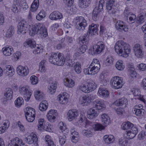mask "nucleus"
Returning a JSON list of instances; mask_svg holds the SVG:
<instances>
[{
	"mask_svg": "<svg viewBox=\"0 0 146 146\" xmlns=\"http://www.w3.org/2000/svg\"><path fill=\"white\" fill-rule=\"evenodd\" d=\"M119 144L121 146H127L128 144V140L125 139H119Z\"/></svg>",
	"mask_w": 146,
	"mask_h": 146,
	"instance_id": "4d7b16f0",
	"label": "nucleus"
},
{
	"mask_svg": "<svg viewBox=\"0 0 146 146\" xmlns=\"http://www.w3.org/2000/svg\"><path fill=\"white\" fill-rule=\"evenodd\" d=\"M82 133L84 136L87 137H92L93 135V133L89 129H84L82 130Z\"/></svg>",
	"mask_w": 146,
	"mask_h": 146,
	"instance_id": "8fccbe9b",
	"label": "nucleus"
},
{
	"mask_svg": "<svg viewBox=\"0 0 146 146\" xmlns=\"http://www.w3.org/2000/svg\"><path fill=\"white\" fill-rule=\"evenodd\" d=\"M102 120L105 125H108L110 121L109 117L106 114H104L102 115Z\"/></svg>",
	"mask_w": 146,
	"mask_h": 146,
	"instance_id": "58836bf2",
	"label": "nucleus"
},
{
	"mask_svg": "<svg viewBox=\"0 0 146 146\" xmlns=\"http://www.w3.org/2000/svg\"><path fill=\"white\" fill-rule=\"evenodd\" d=\"M100 67V64L92 62L88 68L84 70V72L85 74L94 75L99 72Z\"/></svg>",
	"mask_w": 146,
	"mask_h": 146,
	"instance_id": "20e7f679",
	"label": "nucleus"
},
{
	"mask_svg": "<svg viewBox=\"0 0 146 146\" xmlns=\"http://www.w3.org/2000/svg\"><path fill=\"white\" fill-rule=\"evenodd\" d=\"M38 27V23L35 24L33 26L32 28L29 30V34L31 36H34L36 34H37L38 28L36 27Z\"/></svg>",
	"mask_w": 146,
	"mask_h": 146,
	"instance_id": "c03bdc74",
	"label": "nucleus"
},
{
	"mask_svg": "<svg viewBox=\"0 0 146 146\" xmlns=\"http://www.w3.org/2000/svg\"><path fill=\"white\" fill-rule=\"evenodd\" d=\"M106 9L107 11L111 15L115 14L116 12L115 7L113 5L115 2L114 0H106Z\"/></svg>",
	"mask_w": 146,
	"mask_h": 146,
	"instance_id": "6e6552de",
	"label": "nucleus"
},
{
	"mask_svg": "<svg viewBox=\"0 0 146 146\" xmlns=\"http://www.w3.org/2000/svg\"><path fill=\"white\" fill-rule=\"evenodd\" d=\"M68 56L65 58L62 53H53L51 56L49 57V60L52 64L58 66H62L64 64L66 60H68L70 59V56Z\"/></svg>",
	"mask_w": 146,
	"mask_h": 146,
	"instance_id": "f03ea898",
	"label": "nucleus"
},
{
	"mask_svg": "<svg viewBox=\"0 0 146 146\" xmlns=\"http://www.w3.org/2000/svg\"><path fill=\"white\" fill-rule=\"evenodd\" d=\"M57 82L56 81L50 83L48 91L50 94H52L55 92L57 88Z\"/></svg>",
	"mask_w": 146,
	"mask_h": 146,
	"instance_id": "72a5a7b5",
	"label": "nucleus"
},
{
	"mask_svg": "<svg viewBox=\"0 0 146 146\" xmlns=\"http://www.w3.org/2000/svg\"><path fill=\"white\" fill-rule=\"evenodd\" d=\"M129 18V22H131V23H133L135 22V20L136 19V16L133 13L131 15H130L128 17Z\"/></svg>",
	"mask_w": 146,
	"mask_h": 146,
	"instance_id": "680f3d73",
	"label": "nucleus"
},
{
	"mask_svg": "<svg viewBox=\"0 0 146 146\" xmlns=\"http://www.w3.org/2000/svg\"><path fill=\"white\" fill-rule=\"evenodd\" d=\"M78 113L75 110H69L68 113V119L70 121H71L75 119L78 116Z\"/></svg>",
	"mask_w": 146,
	"mask_h": 146,
	"instance_id": "4be33fe9",
	"label": "nucleus"
},
{
	"mask_svg": "<svg viewBox=\"0 0 146 146\" xmlns=\"http://www.w3.org/2000/svg\"><path fill=\"white\" fill-rule=\"evenodd\" d=\"M36 42L35 41H33L31 39H28L27 42L24 44L25 46H28L27 47L29 46L31 48H35L36 46Z\"/></svg>",
	"mask_w": 146,
	"mask_h": 146,
	"instance_id": "a18cd8bd",
	"label": "nucleus"
},
{
	"mask_svg": "<svg viewBox=\"0 0 146 146\" xmlns=\"http://www.w3.org/2000/svg\"><path fill=\"white\" fill-rule=\"evenodd\" d=\"M15 106L19 108L23 104V99L22 97H19L15 101Z\"/></svg>",
	"mask_w": 146,
	"mask_h": 146,
	"instance_id": "49530a36",
	"label": "nucleus"
},
{
	"mask_svg": "<svg viewBox=\"0 0 146 146\" xmlns=\"http://www.w3.org/2000/svg\"><path fill=\"white\" fill-rule=\"evenodd\" d=\"M37 34L40 35V36L42 38H44L48 36L47 29L45 28L42 24L38 23Z\"/></svg>",
	"mask_w": 146,
	"mask_h": 146,
	"instance_id": "9d476101",
	"label": "nucleus"
},
{
	"mask_svg": "<svg viewBox=\"0 0 146 146\" xmlns=\"http://www.w3.org/2000/svg\"><path fill=\"white\" fill-rule=\"evenodd\" d=\"M98 92L100 95L104 97H107L109 95L108 91L105 88H104L102 86H100Z\"/></svg>",
	"mask_w": 146,
	"mask_h": 146,
	"instance_id": "c85d7f7f",
	"label": "nucleus"
},
{
	"mask_svg": "<svg viewBox=\"0 0 146 146\" xmlns=\"http://www.w3.org/2000/svg\"><path fill=\"white\" fill-rule=\"evenodd\" d=\"M17 72L19 75L25 76L28 74L29 70L27 67L19 65L17 68Z\"/></svg>",
	"mask_w": 146,
	"mask_h": 146,
	"instance_id": "dca6fc26",
	"label": "nucleus"
},
{
	"mask_svg": "<svg viewBox=\"0 0 146 146\" xmlns=\"http://www.w3.org/2000/svg\"><path fill=\"white\" fill-rule=\"evenodd\" d=\"M115 111L117 114L119 115H122L125 113V111L123 108H117Z\"/></svg>",
	"mask_w": 146,
	"mask_h": 146,
	"instance_id": "774afa93",
	"label": "nucleus"
},
{
	"mask_svg": "<svg viewBox=\"0 0 146 146\" xmlns=\"http://www.w3.org/2000/svg\"><path fill=\"white\" fill-rule=\"evenodd\" d=\"M64 85L68 87L72 88L74 86V82L71 79L67 78L64 81Z\"/></svg>",
	"mask_w": 146,
	"mask_h": 146,
	"instance_id": "79ce46f5",
	"label": "nucleus"
},
{
	"mask_svg": "<svg viewBox=\"0 0 146 146\" xmlns=\"http://www.w3.org/2000/svg\"><path fill=\"white\" fill-rule=\"evenodd\" d=\"M123 79L120 77L116 76L113 77L110 81L111 86L116 89L121 88L122 86Z\"/></svg>",
	"mask_w": 146,
	"mask_h": 146,
	"instance_id": "423d86ee",
	"label": "nucleus"
},
{
	"mask_svg": "<svg viewBox=\"0 0 146 146\" xmlns=\"http://www.w3.org/2000/svg\"><path fill=\"white\" fill-rule=\"evenodd\" d=\"M113 105L118 106L125 107L128 104L127 99L125 98H122L115 101L113 103Z\"/></svg>",
	"mask_w": 146,
	"mask_h": 146,
	"instance_id": "6ab92c4d",
	"label": "nucleus"
},
{
	"mask_svg": "<svg viewBox=\"0 0 146 146\" xmlns=\"http://www.w3.org/2000/svg\"><path fill=\"white\" fill-rule=\"evenodd\" d=\"M115 51L118 54L123 57H126L130 52L131 49L129 44L122 40L117 42L114 46Z\"/></svg>",
	"mask_w": 146,
	"mask_h": 146,
	"instance_id": "f257e3e1",
	"label": "nucleus"
},
{
	"mask_svg": "<svg viewBox=\"0 0 146 146\" xmlns=\"http://www.w3.org/2000/svg\"><path fill=\"white\" fill-rule=\"evenodd\" d=\"M57 111L54 110H51L48 113L46 117L49 121L53 122L54 121L56 116L57 115Z\"/></svg>",
	"mask_w": 146,
	"mask_h": 146,
	"instance_id": "aec40b11",
	"label": "nucleus"
},
{
	"mask_svg": "<svg viewBox=\"0 0 146 146\" xmlns=\"http://www.w3.org/2000/svg\"><path fill=\"white\" fill-rule=\"evenodd\" d=\"M87 117L90 119L96 117L99 113L98 110L93 107L89 109L87 111Z\"/></svg>",
	"mask_w": 146,
	"mask_h": 146,
	"instance_id": "a211bd4d",
	"label": "nucleus"
},
{
	"mask_svg": "<svg viewBox=\"0 0 146 146\" xmlns=\"http://www.w3.org/2000/svg\"><path fill=\"white\" fill-rule=\"evenodd\" d=\"M98 26L96 24L92 23L89 25L87 35L85 34L81 36L79 39V42L82 45H86L88 42V36L95 35L98 31Z\"/></svg>",
	"mask_w": 146,
	"mask_h": 146,
	"instance_id": "7ed1b4c3",
	"label": "nucleus"
},
{
	"mask_svg": "<svg viewBox=\"0 0 146 146\" xmlns=\"http://www.w3.org/2000/svg\"><path fill=\"white\" fill-rule=\"evenodd\" d=\"M30 79L31 82L33 85H35L38 83V78L34 75L31 76L30 78Z\"/></svg>",
	"mask_w": 146,
	"mask_h": 146,
	"instance_id": "6e6d98bb",
	"label": "nucleus"
},
{
	"mask_svg": "<svg viewBox=\"0 0 146 146\" xmlns=\"http://www.w3.org/2000/svg\"><path fill=\"white\" fill-rule=\"evenodd\" d=\"M90 98L88 95H86L84 96H81L80 98V101L81 104L83 106H88L91 102Z\"/></svg>",
	"mask_w": 146,
	"mask_h": 146,
	"instance_id": "5701e85b",
	"label": "nucleus"
},
{
	"mask_svg": "<svg viewBox=\"0 0 146 146\" xmlns=\"http://www.w3.org/2000/svg\"><path fill=\"white\" fill-rule=\"evenodd\" d=\"M14 29L13 27L9 28L6 32L5 36L8 38L12 36L14 33Z\"/></svg>",
	"mask_w": 146,
	"mask_h": 146,
	"instance_id": "864d4df0",
	"label": "nucleus"
},
{
	"mask_svg": "<svg viewBox=\"0 0 146 146\" xmlns=\"http://www.w3.org/2000/svg\"><path fill=\"white\" fill-rule=\"evenodd\" d=\"M39 5L38 0H34L31 6V10L32 12L36 11Z\"/></svg>",
	"mask_w": 146,
	"mask_h": 146,
	"instance_id": "ea45409f",
	"label": "nucleus"
},
{
	"mask_svg": "<svg viewBox=\"0 0 146 146\" xmlns=\"http://www.w3.org/2000/svg\"><path fill=\"white\" fill-rule=\"evenodd\" d=\"M13 92L12 90L10 88H6L5 90L4 95L8 100H11L13 96Z\"/></svg>",
	"mask_w": 146,
	"mask_h": 146,
	"instance_id": "bb28decb",
	"label": "nucleus"
},
{
	"mask_svg": "<svg viewBox=\"0 0 146 146\" xmlns=\"http://www.w3.org/2000/svg\"><path fill=\"white\" fill-rule=\"evenodd\" d=\"M103 139L105 143L109 144L114 141L115 140V138L112 135H106L104 136Z\"/></svg>",
	"mask_w": 146,
	"mask_h": 146,
	"instance_id": "2f4dec72",
	"label": "nucleus"
},
{
	"mask_svg": "<svg viewBox=\"0 0 146 146\" xmlns=\"http://www.w3.org/2000/svg\"><path fill=\"white\" fill-rule=\"evenodd\" d=\"M87 48V46L86 45H82L79 48L78 51L80 54H82L85 52Z\"/></svg>",
	"mask_w": 146,
	"mask_h": 146,
	"instance_id": "338daca9",
	"label": "nucleus"
},
{
	"mask_svg": "<svg viewBox=\"0 0 146 146\" xmlns=\"http://www.w3.org/2000/svg\"><path fill=\"white\" fill-rule=\"evenodd\" d=\"M132 92L133 93L134 96H138L137 98L139 99L140 100L142 101L145 100L144 98L141 97L140 94V92L139 90L138 89H133L132 90Z\"/></svg>",
	"mask_w": 146,
	"mask_h": 146,
	"instance_id": "4c0bfd02",
	"label": "nucleus"
},
{
	"mask_svg": "<svg viewBox=\"0 0 146 146\" xmlns=\"http://www.w3.org/2000/svg\"><path fill=\"white\" fill-rule=\"evenodd\" d=\"M3 54L6 56H10L13 53V50L12 47L10 46L4 47L2 49Z\"/></svg>",
	"mask_w": 146,
	"mask_h": 146,
	"instance_id": "a878e982",
	"label": "nucleus"
},
{
	"mask_svg": "<svg viewBox=\"0 0 146 146\" xmlns=\"http://www.w3.org/2000/svg\"><path fill=\"white\" fill-rule=\"evenodd\" d=\"M94 127L95 130L96 131H101L104 129V127L103 125L98 123L94 124Z\"/></svg>",
	"mask_w": 146,
	"mask_h": 146,
	"instance_id": "bf43d9fd",
	"label": "nucleus"
},
{
	"mask_svg": "<svg viewBox=\"0 0 146 146\" xmlns=\"http://www.w3.org/2000/svg\"><path fill=\"white\" fill-rule=\"evenodd\" d=\"M144 16L143 15H139L137 18V22L138 23L141 24L145 21Z\"/></svg>",
	"mask_w": 146,
	"mask_h": 146,
	"instance_id": "e2e57ef3",
	"label": "nucleus"
},
{
	"mask_svg": "<svg viewBox=\"0 0 146 146\" xmlns=\"http://www.w3.org/2000/svg\"><path fill=\"white\" fill-rule=\"evenodd\" d=\"M48 103L46 101L43 100L39 104V110L42 111H45L48 108Z\"/></svg>",
	"mask_w": 146,
	"mask_h": 146,
	"instance_id": "e433bc0d",
	"label": "nucleus"
},
{
	"mask_svg": "<svg viewBox=\"0 0 146 146\" xmlns=\"http://www.w3.org/2000/svg\"><path fill=\"white\" fill-rule=\"evenodd\" d=\"M104 4V0H100L99 2L98 7H95L94 10L97 11L99 12H101L103 10V7Z\"/></svg>",
	"mask_w": 146,
	"mask_h": 146,
	"instance_id": "37998d69",
	"label": "nucleus"
},
{
	"mask_svg": "<svg viewBox=\"0 0 146 146\" xmlns=\"http://www.w3.org/2000/svg\"><path fill=\"white\" fill-rule=\"evenodd\" d=\"M143 106L141 105L135 106L132 110V111L137 116H141L143 115L145 110L143 109Z\"/></svg>",
	"mask_w": 146,
	"mask_h": 146,
	"instance_id": "4468645a",
	"label": "nucleus"
},
{
	"mask_svg": "<svg viewBox=\"0 0 146 146\" xmlns=\"http://www.w3.org/2000/svg\"><path fill=\"white\" fill-rule=\"evenodd\" d=\"M62 13L58 11H55L52 13L49 16V18L52 20H56L62 18Z\"/></svg>",
	"mask_w": 146,
	"mask_h": 146,
	"instance_id": "412c9836",
	"label": "nucleus"
},
{
	"mask_svg": "<svg viewBox=\"0 0 146 146\" xmlns=\"http://www.w3.org/2000/svg\"><path fill=\"white\" fill-rule=\"evenodd\" d=\"M35 96L36 100H39L42 99L43 94L39 91H36L35 93Z\"/></svg>",
	"mask_w": 146,
	"mask_h": 146,
	"instance_id": "5fc2aeb1",
	"label": "nucleus"
},
{
	"mask_svg": "<svg viewBox=\"0 0 146 146\" xmlns=\"http://www.w3.org/2000/svg\"><path fill=\"white\" fill-rule=\"evenodd\" d=\"M3 125V126L0 127V134L4 133L8 128L6 123H4Z\"/></svg>",
	"mask_w": 146,
	"mask_h": 146,
	"instance_id": "0e129e2a",
	"label": "nucleus"
},
{
	"mask_svg": "<svg viewBox=\"0 0 146 146\" xmlns=\"http://www.w3.org/2000/svg\"><path fill=\"white\" fill-rule=\"evenodd\" d=\"M87 84H82L81 85H79L77 87V89L80 90L82 92L86 93H88L91 92Z\"/></svg>",
	"mask_w": 146,
	"mask_h": 146,
	"instance_id": "473e14b6",
	"label": "nucleus"
},
{
	"mask_svg": "<svg viewBox=\"0 0 146 146\" xmlns=\"http://www.w3.org/2000/svg\"><path fill=\"white\" fill-rule=\"evenodd\" d=\"M20 93L24 96V100L26 101H28L30 100L32 93L29 92L26 87L23 86L19 89Z\"/></svg>",
	"mask_w": 146,
	"mask_h": 146,
	"instance_id": "9b49d317",
	"label": "nucleus"
},
{
	"mask_svg": "<svg viewBox=\"0 0 146 146\" xmlns=\"http://www.w3.org/2000/svg\"><path fill=\"white\" fill-rule=\"evenodd\" d=\"M22 143V140L19 139L18 137H16L11 140L9 146H21L23 145Z\"/></svg>",
	"mask_w": 146,
	"mask_h": 146,
	"instance_id": "393cba45",
	"label": "nucleus"
},
{
	"mask_svg": "<svg viewBox=\"0 0 146 146\" xmlns=\"http://www.w3.org/2000/svg\"><path fill=\"white\" fill-rule=\"evenodd\" d=\"M143 49L142 46L139 44H135L133 50L135 54L138 57L142 58L143 56Z\"/></svg>",
	"mask_w": 146,
	"mask_h": 146,
	"instance_id": "f3484780",
	"label": "nucleus"
},
{
	"mask_svg": "<svg viewBox=\"0 0 146 146\" xmlns=\"http://www.w3.org/2000/svg\"><path fill=\"white\" fill-rule=\"evenodd\" d=\"M94 107L97 109L98 110H103L106 107L103 100L97 99L94 100Z\"/></svg>",
	"mask_w": 146,
	"mask_h": 146,
	"instance_id": "2eb2a0df",
	"label": "nucleus"
},
{
	"mask_svg": "<svg viewBox=\"0 0 146 146\" xmlns=\"http://www.w3.org/2000/svg\"><path fill=\"white\" fill-rule=\"evenodd\" d=\"M113 58L111 56H108L107 58L105 63L106 66L112 65L113 63Z\"/></svg>",
	"mask_w": 146,
	"mask_h": 146,
	"instance_id": "13d9d810",
	"label": "nucleus"
},
{
	"mask_svg": "<svg viewBox=\"0 0 146 146\" xmlns=\"http://www.w3.org/2000/svg\"><path fill=\"white\" fill-rule=\"evenodd\" d=\"M105 46L102 42H100L97 44L94 45L93 47V51L94 54H98L100 53L104 49Z\"/></svg>",
	"mask_w": 146,
	"mask_h": 146,
	"instance_id": "ddd939ff",
	"label": "nucleus"
},
{
	"mask_svg": "<svg viewBox=\"0 0 146 146\" xmlns=\"http://www.w3.org/2000/svg\"><path fill=\"white\" fill-rule=\"evenodd\" d=\"M76 28L79 30H83L87 26L86 21L83 17H77L76 18Z\"/></svg>",
	"mask_w": 146,
	"mask_h": 146,
	"instance_id": "39448f33",
	"label": "nucleus"
},
{
	"mask_svg": "<svg viewBox=\"0 0 146 146\" xmlns=\"http://www.w3.org/2000/svg\"><path fill=\"white\" fill-rule=\"evenodd\" d=\"M74 70L75 72L78 74L81 72V65L79 62H77L74 65Z\"/></svg>",
	"mask_w": 146,
	"mask_h": 146,
	"instance_id": "603ef678",
	"label": "nucleus"
},
{
	"mask_svg": "<svg viewBox=\"0 0 146 146\" xmlns=\"http://www.w3.org/2000/svg\"><path fill=\"white\" fill-rule=\"evenodd\" d=\"M59 128L61 130V132H63L65 130H66V125L64 124L62 122H61L59 123Z\"/></svg>",
	"mask_w": 146,
	"mask_h": 146,
	"instance_id": "69168bd1",
	"label": "nucleus"
},
{
	"mask_svg": "<svg viewBox=\"0 0 146 146\" xmlns=\"http://www.w3.org/2000/svg\"><path fill=\"white\" fill-rule=\"evenodd\" d=\"M20 9V3L19 0H14L11 9L12 11L15 13H17Z\"/></svg>",
	"mask_w": 146,
	"mask_h": 146,
	"instance_id": "cd10ccee",
	"label": "nucleus"
},
{
	"mask_svg": "<svg viewBox=\"0 0 146 146\" xmlns=\"http://www.w3.org/2000/svg\"><path fill=\"white\" fill-rule=\"evenodd\" d=\"M79 6L81 8H86L88 7L91 3V0H79Z\"/></svg>",
	"mask_w": 146,
	"mask_h": 146,
	"instance_id": "7c9ffc66",
	"label": "nucleus"
},
{
	"mask_svg": "<svg viewBox=\"0 0 146 146\" xmlns=\"http://www.w3.org/2000/svg\"><path fill=\"white\" fill-rule=\"evenodd\" d=\"M138 132L137 128L136 127H133L132 128L127 131V134L128 138L131 139L134 138Z\"/></svg>",
	"mask_w": 146,
	"mask_h": 146,
	"instance_id": "b1692460",
	"label": "nucleus"
},
{
	"mask_svg": "<svg viewBox=\"0 0 146 146\" xmlns=\"http://www.w3.org/2000/svg\"><path fill=\"white\" fill-rule=\"evenodd\" d=\"M24 140L26 143L30 144H33L35 146L37 145L38 139L37 136L35 134L33 133H31L27 137H25Z\"/></svg>",
	"mask_w": 146,
	"mask_h": 146,
	"instance_id": "1a4fd4ad",
	"label": "nucleus"
},
{
	"mask_svg": "<svg viewBox=\"0 0 146 146\" xmlns=\"http://www.w3.org/2000/svg\"><path fill=\"white\" fill-rule=\"evenodd\" d=\"M115 27L116 29L119 32H127L128 30V26L125 25L124 22L122 21H117L116 23Z\"/></svg>",
	"mask_w": 146,
	"mask_h": 146,
	"instance_id": "f8f14e48",
	"label": "nucleus"
},
{
	"mask_svg": "<svg viewBox=\"0 0 146 146\" xmlns=\"http://www.w3.org/2000/svg\"><path fill=\"white\" fill-rule=\"evenodd\" d=\"M38 130H42V129L44 127V125H43L44 119H39L38 120Z\"/></svg>",
	"mask_w": 146,
	"mask_h": 146,
	"instance_id": "052dcab7",
	"label": "nucleus"
},
{
	"mask_svg": "<svg viewBox=\"0 0 146 146\" xmlns=\"http://www.w3.org/2000/svg\"><path fill=\"white\" fill-rule=\"evenodd\" d=\"M115 66L118 70H123L125 68L123 65V62L121 60H119L117 62Z\"/></svg>",
	"mask_w": 146,
	"mask_h": 146,
	"instance_id": "3c124183",
	"label": "nucleus"
},
{
	"mask_svg": "<svg viewBox=\"0 0 146 146\" xmlns=\"http://www.w3.org/2000/svg\"><path fill=\"white\" fill-rule=\"evenodd\" d=\"M29 26L25 20L21 21L17 26L18 33L22 35L25 34L29 29Z\"/></svg>",
	"mask_w": 146,
	"mask_h": 146,
	"instance_id": "0eeeda50",
	"label": "nucleus"
},
{
	"mask_svg": "<svg viewBox=\"0 0 146 146\" xmlns=\"http://www.w3.org/2000/svg\"><path fill=\"white\" fill-rule=\"evenodd\" d=\"M58 100L59 101L60 103L62 104H66L68 101L67 98L64 95L62 96L58 95Z\"/></svg>",
	"mask_w": 146,
	"mask_h": 146,
	"instance_id": "a19ab883",
	"label": "nucleus"
},
{
	"mask_svg": "<svg viewBox=\"0 0 146 146\" xmlns=\"http://www.w3.org/2000/svg\"><path fill=\"white\" fill-rule=\"evenodd\" d=\"M135 127L134 126L133 123L129 121L123 123L121 125V127L123 129L128 131L131 129L133 127Z\"/></svg>",
	"mask_w": 146,
	"mask_h": 146,
	"instance_id": "c756f323",
	"label": "nucleus"
},
{
	"mask_svg": "<svg viewBox=\"0 0 146 146\" xmlns=\"http://www.w3.org/2000/svg\"><path fill=\"white\" fill-rule=\"evenodd\" d=\"M100 15V12L94 10L92 15V19L94 21H96L99 18Z\"/></svg>",
	"mask_w": 146,
	"mask_h": 146,
	"instance_id": "de8ad7c7",
	"label": "nucleus"
},
{
	"mask_svg": "<svg viewBox=\"0 0 146 146\" xmlns=\"http://www.w3.org/2000/svg\"><path fill=\"white\" fill-rule=\"evenodd\" d=\"M5 70L6 71V75L9 77L13 76L14 74V69L12 66L10 65H8L6 66V68Z\"/></svg>",
	"mask_w": 146,
	"mask_h": 146,
	"instance_id": "f704fd0d",
	"label": "nucleus"
},
{
	"mask_svg": "<svg viewBox=\"0 0 146 146\" xmlns=\"http://www.w3.org/2000/svg\"><path fill=\"white\" fill-rule=\"evenodd\" d=\"M46 16L45 12L42 10L36 15V18L38 20L40 21L44 18Z\"/></svg>",
	"mask_w": 146,
	"mask_h": 146,
	"instance_id": "09e8293b",
	"label": "nucleus"
},
{
	"mask_svg": "<svg viewBox=\"0 0 146 146\" xmlns=\"http://www.w3.org/2000/svg\"><path fill=\"white\" fill-rule=\"evenodd\" d=\"M87 84L91 92L95 90L97 87L96 84L94 81L92 80L88 82Z\"/></svg>",
	"mask_w": 146,
	"mask_h": 146,
	"instance_id": "c9c22d12",
	"label": "nucleus"
}]
</instances>
